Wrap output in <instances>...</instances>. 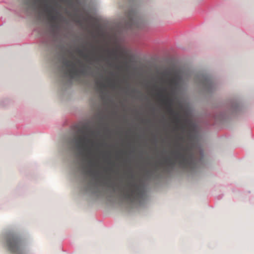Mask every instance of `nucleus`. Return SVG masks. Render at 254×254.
<instances>
[{"mask_svg": "<svg viewBox=\"0 0 254 254\" xmlns=\"http://www.w3.org/2000/svg\"><path fill=\"white\" fill-rule=\"evenodd\" d=\"M63 65L66 68L65 74L70 78L74 79L79 75L80 71L73 62L70 60H64L63 61Z\"/></svg>", "mask_w": 254, "mask_h": 254, "instance_id": "nucleus-6", "label": "nucleus"}, {"mask_svg": "<svg viewBox=\"0 0 254 254\" xmlns=\"http://www.w3.org/2000/svg\"><path fill=\"white\" fill-rule=\"evenodd\" d=\"M35 3H39V7L42 8L48 16V19L52 23H57L61 15L59 12L54 13V9L48 4L47 0H34Z\"/></svg>", "mask_w": 254, "mask_h": 254, "instance_id": "nucleus-5", "label": "nucleus"}, {"mask_svg": "<svg viewBox=\"0 0 254 254\" xmlns=\"http://www.w3.org/2000/svg\"><path fill=\"white\" fill-rule=\"evenodd\" d=\"M7 245L11 252L18 254L23 253V248L22 242L18 238L12 237L8 239Z\"/></svg>", "mask_w": 254, "mask_h": 254, "instance_id": "nucleus-7", "label": "nucleus"}, {"mask_svg": "<svg viewBox=\"0 0 254 254\" xmlns=\"http://www.w3.org/2000/svg\"><path fill=\"white\" fill-rule=\"evenodd\" d=\"M77 53L82 58H83L85 60H88L89 61H98V59H94L93 57H89V55L88 54H84L83 53V52L82 50L80 49H77L76 50Z\"/></svg>", "mask_w": 254, "mask_h": 254, "instance_id": "nucleus-11", "label": "nucleus"}, {"mask_svg": "<svg viewBox=\"0 0 254 254\" xmlns=\"http://www.w3.org/2000/svg\"><path fill=\"white\" fill-rule=\"evenodd\" d=\"M126 16L127 19V24L129 27H132L138 20L136 13L133 9L128 11L126 14Z\"/></svg>", "mask_w": 254, "mask_h": 254, "instance_id": "nucleus-10", "label": "nucleus"}, {"mask_svg": "<svg viewBox=\"0 0 254 254\" xmlns=\"http://www.w3.org/2000/svg\"><path fill=\"white\" fill-rule=\"evenodd\" d=\"M97 85L98 86L100 89H102L106 87L104 83L99 81L97 82Z\"/></svg>", "mask_w": 254, "mask_h": 254, "instance_id": "nucleus-13", "label": "nucleus"}, {"mask_svg": "<svg viewBox=\"0 0 254 254\" xmlns=\"http://www.w3.org/2000/svg\"><path fill=\"white\" fill-rule=\"evenodd\" d=\"M188 137L189 138H190V133H188Z\"/></svg>", "mask_w": 254, "mask_h": 254, "instance_id": "nucleus-16", "label": "nucleus"}, {"mask_svg": "<svg viewBox=\"0 0 254 254\" xmlns=\"http://www.w3.org/2000/svg\"><path fill=\"white\" fill-rule=\"evenodd\" d=\"M120 66H118V67H117V68H118V69H120Z\"/></svg>", "mask_w": 254, "mask_h": 254, "instance_id": "nucleus-17", "label": "nucleus"}, {"mask_svg": "<svg viewBox=\"0 0 254 254\" xmlns=\"http://www.w3.org/2000/svg\"><path fill=\"white\" fill-rule=\"evenodd\" d=\"M120 55H121V57H125V54L123 52L120 53Z\"/></svg>", "mask_w": 254, "mask_h": 254, "instance_id": "nucleus-15", "label": "nucleus"}, {"mask_svg": "<svg viewBox=\"0 0 254 254\" xmlns=\"http://www.w3.org/2000/svg\"><path fill=\"white\" fill-rule=\"evenodd\" d=\"M158 95L162 97L161 99L162 103L166 106L168 113L173 117V122L175 124V129L184 130L186 125L182 122V119L179 112L175 111L172 108V100L169 97V94L163 95L160 93Z\"/></svg>", "mask_w": 254, "mask_h": 254, "instance_id": "nucleus-3", "label": "nucleus"}, {"mask_svg": "<svg viewBox=\"0 0 254 254\" xmlns=\"http://www.w3.org/2000/svg\"><path fill=\"white\" fill-rule=\"evenodd\" d=\"M178 139L180 141H184V137L182 135H180L178 136Z\"/></svg>", "mask_w": 254, "mask_h": 254, "instance_id": "nucleus-14", "label": "nucleus"}, {"mask_svg": "<svg viewBox=\"0 0 254 254\" xmlns=\"http://www.w3.org/2000/svg\"><path fill=\"white\" fill-rule=\"evenodd\" d=\"M181 80L182 75L178 72H174L172 77L167 79V82L171 92H174L179 87Z\"/></svg>", "mask_w": 254, "mask_h": 254, "instance_id": "nucleus-8", "label": "nucleus"}, {"mask_svg": "<svg viewBox=\"0 0 254 254\" xmlns=\"http://www.w3.org/2000/svg\"><path fill=\"white\" fill-rule=\"evenodd\" d=\"M201 83L203 87L208 91H211L214 87V82L208 76H202L201 78Z\"/></svg>", "mask_w": 254, "mask_h": 254, "instance_id": "nucleus-9", "label": "nucleus"}, {"mask_svg": "<svg viewBox=\"0 0 254 254\" xmlns=\"http://www.w3.org/2000/svg\"><path fill=\"white\" fill-rule=\"evenodd\" d=\"M176 149L171 152V157L165 158L162 161L155 163V167L159 166H173L176 163L186 169H193L197 164L195 154V147L192 144L176 142Z\"/></svg>", "mask_w": 254, "mask_h": 254, "instance_id": "nucleus-1", "label": "nucleus"}, {"mask_svg": "<svg viewBox=\"0 0 254 254\" xmlns=\"http://www.w3.org/2000/svg\"><path fill=\"white\" fill-rule=\"evenodd\" d=\"M130 178L131 180L127 181L126 185L122 188V191L127 200L134 202L143 197V188L139 183L132 180V175L130 176Z\"/></svg>", "mask_w": 254, "mask_h": 254, "instance_id": "nucleus-2", "label": "nucleus"}, {"mask_svg": "<svg viewBox=\"0 0 254 254\" xmlns=\"http://www.w3.org/2000/svg\"><path fill=\"white\" fill-rule=\"evenodd\" d=\"M87 132V130L80 129L72 140L76 148L79 150L86 151L89 149V144L92 147L94 146V142L88 137Z\"/></svg>", "mask_w": 254, "mask_h": 254, "instance_id": "nucleus-4", "label": "nucleus"}, {"mask_svg": "<svg viewBox=\"0 0 254 254\" xmlns=\"http://www.w3.org/2000/svg\"><path fill=\"white\" fill-rule=\"evenodd\" d=\"M107 86L112 88L114 87L115 86V82L112 80L108 79Z\"/></svg>", "mask_w": 254, "mask_h": 254, "instance_id": "nucleus-12", "label": "nucleus"}]
</instances>
